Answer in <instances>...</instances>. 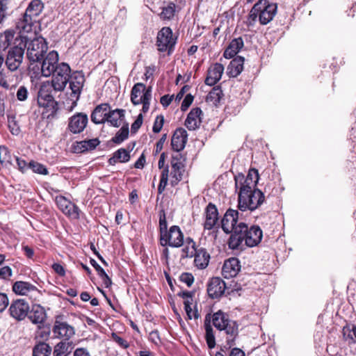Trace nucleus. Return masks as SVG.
<instances>
[{
	"instance_id": "nucleus-1",
	"label": "nucleus",
	"mask_w": 356,
	"mask_h": 356,
	"mask_svg": "<svg viewBox=\"0 0 356 356\" xmlns=\"http://www.w3.org/2000/svg\"><path fill=\"white\" fill-rule=\"evenodd\" d=\"M238 189V209L241 211H254L265 200L264 194L257 188H239Z\"/></svg>"
},
{
	"instance_id": "nucleus-2",
	"label": "nucleus",
	"mask_w": 356,
	"mask_h": 356,
	"mask_svg": "<svg viewBox=\"0 0 356 356\" xmlns=\"http://www.w3.org/2000/svg\"><path fill=\"white\" fill-rule=\"evenodd\" d=\"M22 40L25 42L24 48L26 47V56L31 64L41 61L48 49L45 39L37 37L31 40L26 36H22Z\"/></svg>"
},
{
	"instance_id": "nucleus-3",
	"label": "nucleus",
	"mask_w": 356,
	"mask_h": 356,
	"mask_svg": "<svg viewBox=\"0 0 356 356\" xmlns=\"http://www.w3.org/2000/svg\"><path fill=\"white\" fill-rule=\"evenodd\" d=\"M53 86L49 82L41 85L38 93V104L40 107L46 108L51 113L47 118L54 117L58 111V103L51 94Z\"/></svg>"
},
{
	"instance_id": "nucleus-4",
	"label": "nucleus",
	"mask_w": 356,
	"mask_h": 356,
	"mask_svg": "<svg viewBox=\"0 0 356 356\" xmlns=\"http://www.w3.org/2000/svg\"><path fill=\"white\" fill-rule=\"evenodd\" d=\"M70 88L71 94L70 100L71 104L68 106V102L65 103V109L69 112L72 111L77 105L80 95L85 82V77L83 74L79 72L73 73L70 77Z\"/></svg>"
},
{
	"instance_id": "nucleus-5",
	"label": "nucleus",
	"mask_w": 356,
	"mask_h": 356,
	"mask_svg": "<svg viewBox=\"0 0 356 356\" xmlns=\"http://www.w3.org/2000/svg\"><path fill=\"white\" fill-rule=\"evenodd\" d=\"M71 68L67 63H61L55 69L51 79V86L55 91H62L70 81Z\"/></svg>"
},
{
	"instance_id": "nucleus-6",
	"label": "nucleus",
	"mask_w": 356,
	"mask_h": 356,
	"mask_svg": "<svg viewBox=\"0 0 356 356\" xmlns=\"http://www.w3.org/2000/svg\"><path fill=\"white\" fill-rule=\"evenodd\" d=\"M176 44L172 31L170 27H163L157 34L156 45L160 52L168 51L170 54Z\"/></svg>"
},
{
	"instance_id": "nucleus-7",
	"label": "nucleus",
	"mask_w": 356,
	"mask_h": 356,
	"mask_svg": "<svg viewBox=\"0 0 356 356\" xmlns=\"http://www.w3.org/2000/svg\"><path fill=\"white\" fill-rule=\"evenodd\" d=\"M250 228L243 222H239L231 232L228 245L232 250H242L244 247L245 238Z\"/></svg>"
},
{
	"instance_id": "nucleus-8",
	"label": "nucleus",
	"mask_w": 356,
	"mask_h": 356,
	"mask_svg": "<svg viewBox=\"0 0 356 356\" xmlns=\"http://www.w3.org/2000/svg\"><path fill=\"white\" fill-rule=\"evenodd\" d=\"M40 67H38V70H40V74L44 77L50 76L55 71L58 63V54L56 51H51L45 56H44L41 61L38 62Z\"/></svg>"
},
{
	"instance_id": "nucleus-9",
	"label": "nucleus",
	"mask_w": 356,
	"mask_h": 356,
	"mask_svg": "<svg viewBox=\"0 0 356 356\" xmlns=\"http://www.w3.org/2000/svg\"><path fill=\"white\" fill-rule=\"evenodd\" d=\"M160 243L162 246L181 247L184 244V234L179 227L177 225L170 227L166 234L160 236Z\"/></svg>"
},
{
	"instance_id": "nucleus-10",
	"label": "nucleus",
	"mask_w": 356,
	"mask_h": 356,
	"mask_svg": "<svg viewBox=\"0 0 356 356\" xmlns=\"http://www.w3.org/2000/svg\"><path fill=\"white\" fill-rule=\"evenodd\" d=\"M185 157L181 153H175L172 155L170 164L172 167L170 184L175 186L182 179L184 172Z\"/></svg>"
},
{
	"instance_id": "nucleus-11",
	"label": "nucleus",
	"mask_w": 356,
	"mask_h": 356,
	"mask_svg": "<svg viewBox=\"0 0 356 356\" xmlns=\"http://www.w3.org/2000/svg\"><path fill=\"white\" fill-rule=\"evenodd\" d=\"M51 330L54 338L63 340H70L75 334L74 327L63 321L60 316L56 318Z\"/></svg>"
},
{
	"instance_id": "nucleus-12",
	"label": "nucleus",
	"mask_w": 356,
	"mask_h": 356,
	"mask_svg": "<svg viewBox=\"0 0 356 356\" xmlns=\"http://www.w3.org/2000/svg\"><path fill=\"white\" fill-rule=\"evenodd\" d=\"M259 179L258 170L254 168L249 170L245 177L242 173H238L234 177L236 188H245L248 189L254 188Z\"/></svg>"
},
{
	"instance_id": "nucleus-13",
	"label": "nucleus",
	"mask_w": 356,
	"mask_h": 356,
	"mask_svg": "<svg viewBox=\"0 0 356 356\" xmlns=\"http://www.w3.org/2000/svg\"><path fill=\"white\" fill-rule=\"evenodd\" d=\"M24 54V48L17 45L9 49L5 60L6 67L11 71H17L21 65Z\"/></svg>"
},
{
	"instance_id": "nucleus-14",
	"label": "nucleus",
	"mask_w": 356,
	"mask_h": 356,
	"mask_svg": "<svg viewBox=\"0 0 356 356\" xmlns=\"http://www.w3.org/2000/svg\"><path fill=\"white\" fill-rule=\"evenodd\" d=\"M55 202L58 209L69 218L77 220L80 217L79 208L65 197L58 195L55 197Z\"/></svg>"
},
{
	"instance_id": "nucleus-15",
	"label": "nucleus",
	"mask_w": 356,
	"mask_h": 356,
	"mask_svg": "<svg viewBox=\"0 0 356 356\" xmlns=\"http://www.w3.org/2000/svg\"><path fill=\"white\" fill-rule=\"evenodd\" d=\"M29 311V304L24 299L13 300L8 309L10 316L18 321L24 320L28 316Z\"/></svg>"
},
{
	"instance_id": "nucleus-16",
	"label": "nucleus",
	"mask_w": 356,
	"mask_h": 356,
	"mask_svg": "<svg viewBox=\"0 0 356 356\" xmlns=\"http://www.w3.org/2000/svg\"><path fill=\"white\" fill-rule=\"evenodd\" d=\"M88 122L87 114L76 113L69 118L67 129L72 134H80L85 129Z\"/></svg>"
},
{
	"instance_id": "nucleus-17",
	"label": "nucleus",
	"mask_w": 356,
	"mask_h": 356,
	"mask_svg": "<svg viewBox=\"0 0 356 356\" xmlns=\"http://www.w3.org/2000/svg\"><path fill=\"white\" fill-rule=\"evenodd\" d=\"M225 282L218 277L211 278L207 283V293L212 299L220 298L225 293Z\"/></svg>"
},
{
	"instance_id": "nucleus-18",
	"label": "nucleus",
	"mask_w": 356,
	"mask_h": 356,
	"mask_svg": "<svg viewBox=\"0 0 356 356\" xmlns=\"http://www.w3.org/2000/svg\"><path fill=\"white\" fill-rule=\"evenodd\" d=\"M239 213L237 210L229 209L221 220V228L226 234H230L238 225Z\"/></svg>"
},
{
	"instance_id": "nucleus-19",
	"label": "nucleus",
	"mask_w": 356,
	"mask_h": 356,
	"mask_svg": "<svg viewBox=\"0 0 356 356\" xmlns=\"http://www.w3.org/2000/svg\"><path fill=\"white\" fill-rule=\"evenodd\" d=\"M39 22L36 19L24 13L16 22V29L19 31L22 38L23 34L30 33L33 31L36 24Z\"/></svg>"
},
{
	"instance_id": "nucleus-20",
	"label": "nucleus",
	"mask_w": 356,
	"mask_h": 356,
	"mask_svg": "<svg viewBox=\"0 0 356 356\" xmlns=\"http://www.w3.org/2000/svg\"><path fill=\"white\" fill-rule=\"evenodd\" d=\"M241 268V262L238 258L231 257L225 261L222 268V274L226 279L236 277Z\"/></svg>"
},
{
	"instance_id": "nucleus-21",
	"label": "nucleus",
	"mask_w": 356,
	"mask_h": 356,
	"mask_svg": "<svg viewBox=\"0 0 356 356\" xmlns=\"http://www.w3.org/2000/svg\"><path fill=\"white\" fill-rule=\"evenodd\" d=\"M187 138L188 134L184 128H178L175 130L171 139V145L176 153H180L185 147Z\"/></svg>"
},
{
	"instance_id": "nucleus-22",
	"label": "nucleus",
	"mask_w": 356,
	"mask_h": 356,
	"mask_svg": "<svg viewBox=\"0 0 356 356\" xmlns=\"http://www.w3.org/2000/svg\"><path fill=\"white\" fill-rule=\"evenodd\" d=\"M265 4L261 6L259 10V22L261 24L266 25L274 17L277 11V5L269 3L268 0H264Z\"/></svg>"
},
{
	"instance_id": "nucleus-23",
	"label": "nucleus",
	"mask_w": 356,
	"mask_h": 356,
	"mask_svg": "<svg viewBox=\"0 0 356 356\" xmlns=\"http://www.w3.org/2000/svg\"><path fill=\"white\" fill-rule=\"evenodd\" d=\"M218 330H224L227 335V344L229 348L234 345V341L238 334V325L236 321L229 319L228 322L222 327H220Z\"/></svg>"
},
{
	"instance_id": "nucleus-24",
	"label": "nucleus",
	"mask_w": 356,
	"mask_h": 356,
	"mask_svg": "<svg viewBox=\"0 0 356 356\" xmlns=\"http://www.w3.org/2000/svg\"><path fill=\"white\" fill-rule=\"evenodd\" d=\"M109 108L110 106L106 103L97 106L91 113V121L96 124L106 122Z\"/></svg>"
},
{
	"instance_id": "nucleus-25",
	"label": "nucleus",
	"mask_w": 356,
	"mask_h": 356,
	"mask_svg": "<svg viewBox=\"0 0 356 356\" xmlns=\"http://www.w3.org/2000/svg\"><path fill=\"white\" fill-rule=\"evenodd\" d=\"M224 71V66L218 63L212 65L207 72V76L205 79V84L212 86H214L221 79Z\"/></svg>"
},
{
	"instance_id": "nucleus-26",
	"label": "nucleus",
	"mask_w": 356,
	"mask_h": 356,
	"mask_svg": "<svg viewBox=\"0 0 356 356\" xmlns=\"http://www.w3.org/2000/svg\"><path fill=\"white\" fill-rule=\"evenodd\" d=\"M218 220V212L215 204L209 203L205 210V221L204 227L206 229H211L214 227Z\"/></svg>"
},
{
	"instance_id": "nucleus-27",
	"label": "nucleus",
	"mask_w": 356,
	"mask_h": 356,
	"mask_svg": "<svg viewBox=\"0 0 356 356\" xmlns=\"http://www.w3.org/2000/svg\"><path fill=\"white\" fill-rule=\"evenodd\" d=\"M202 111L198 107L191 110L185 120V126L188 130H195L200 127L202 122Z\"/></svg>"
},
{
	"instance_id": "nucleus-28",
	"label": "nucleus",
	"mask_w": 356,
	"mask_h": 356,
	"mask_svg": "<svg viewBox=\"0 0 356 356\" xmlns=\"http://www.w3.org/2000/svg\"><path fill=\"white\" fill-rule=\"evenodd\" d=\"M262 236V231L259 226H251L248 232L244 246L254 247L257 245L261 241Z\"/></svg>"
},
{
	"instance_id": "nucleus-29",
	"label": "nucleus",
	"mask_w": 356,
	"mask_h": 356,
	"mask_svg": "<svg viewBox=\"0 0 356 356\" xmlns=\"http://www.w3.org/2000/svg\"><path fill=\"white\" fill-rule=\"evenodd\" d=\"M29 312V318L33 324H42L45 321L47 313L40 305H33Z\"/></svg>"
},
{
	"instance_id": "nucleus-30",
	"label": "nucleus",
	"mask_w": 356,
	"mask_h": 356,
	"mask_svg": "<svg viewBox=\"0 0 356 356\" xmlns=\"http://www.w3.org/2000/svg\"><path fill=\"white\" fill-rule=\"evenodd\" d=\"M244 58L236 56L229 64L227 68V74L229 77H236L243 70Z\"/></svg>"
},
{
	"instance_id": "nucleus-31",
	"label": "nucleus",
	"mask_w": 356,
	"mask_h": 356,
	"mask_svg": "<svg viewBox=\"0 0 356 356\" xmlns=\"http://www.w3.org/2000/svg\"><path fill=\"white\" fill-rule=\"evenodd\" d=\"M124 109L116 108L115 110H109L106 121L111 126L119 127L124 120Z\"/></svg>"
},
{
	"instance_id": "nucleus-32",
	"label": "nucleus",
	"mask_w": 356,
	"mask_h": 356,
	"mask_svg": "<svg viewBox=\"0 0 356 356\" xmlns=\"http://www.w3.org/2000/svg\"><path fill=\"white\" fill-rule=\"evenodd\" d=\"M195 265L200 269H204L207 267L210 255L204 248L197 249L195 255Z\"/></svg>"
},
{
	"instance_id": "nucleus-33",
	"label": "nucleus",
	"mask_w": 356,
	"mask_h": 356,
	"mask_svg": "<svg viewBox=\"0 0 356 356\" xmlns=\"http://www.w3.org/2000/svg\"><path fill=\"white\" fill-rule=\"evenodd\" d=\"M204 328H205V339L209 349H212L216 346V339L213 333V328L211 325V314H208L204 319Z\"/></svg>"
},
{
	"instance_id": "nucleus-34",
	"label": "nucleus",
	"mask_w": 356,
	"mask_h": 356,
	"mask_svg": "<svg viewBox=\"0 0 356 356\" xmlns=\"http://www.w3.org/2000/svg\"><path fill=\"white\" fill-rule=\"evenodd\" d=\"M73 347L72 341L63 339L55 346L54 356H67L72 352Z\"/></svg>"
},
{
	"instance_id": "nucleus-35",
	"label": "nucleus",
	"mask_w": 356,
	"mask_h": 356,
	"mask_svg": "<svg viewBox=\"0 0 356 356\" xmlns=\"http://www.w3.org/2000/svg\"><path fill=\"white\" fill-rule=\"evenodd\" d=\"M44 8V3L41 0H32L28 5L24 13L40 21L39 16Z\"/></svg>"
},
{
	"instance_id": "nucleus-36",
	"label": "nucleus",
	"mask_w": 356,
	"mask_h": 356,
	"mask_svg": "<svg viewBox=\"0 0 356 356\" xmlns=\"http://www.w3.org/2000/svg\"><path fill=\"white\" fill-rule=\"evenodd\" d=\"M243 47V41L241 38L232 40L224 51V57L226 58H232L234 57Z\"/></svg>"
},
{
	"instance_id": "nucleus-37",
	"label": "nucleus",
	"mask_w": 356,
	"mask_h": 356,
	"mask_svg": "<svg viewBox=\"0 0 356 356\" xmlns=\"http://www.w3.org/2000/svg\"><path fill=\"white\" fill-rule=\"evenodd\" d=\"M147 88L142 83H136L131 91V102L134 105H139L143 102V95Z\"/></svg>"
},
{
	"instance_id": "nucleus-38",
	"label": "nucleus",
	"mask_w": 356,
	"mask_h": 356,
	"mask_svg": "<svg viewBox=\"0 0 356 356\" xmlns=\"http://www.w3.org/2000/svg\"><path fill=\"white\" fill-rule=\"evenodd\" d=\"M36 290L37 288L35 286L27 282L17 281L13 285V291L16 294L21 296L27 295L29 292Z\"/></svg>"
},
{
	"instance_id": "nucleus-39",
	"label": "nucleus",
	"mask_w": 356,
	"mask_h": 356,
	"mask_svg": "<svg viewBox=\"0 0 356 356\" xmlns=\"http://www.w3.org/2000/svg\"><path fill=\"white\" fill-rule=\"evenodd\" d=\"M129 159V152L124 148H120L115 151L113 156L108 159V163L113 165L117 163L128 162Z\"/></svg>"
},
{
	"instance_id": "nucleus-40",
	"label": "nucleus",
	"mask_w": 356,
	"mask_h": 356,
	"mask_svg": "<svg viewBox=\"0 0 356 356\" xmlns=\"http://www.w3.org/2000/svg\"><path fill=\"white\" fill-rule=\"evenodd\" d=\"M229 320V315L221 310H218L213 315H211V322L212 321L213 326L217 330L222 327Z\"/></svg>"
},
{
	"instance_id": "nucleus-41",
	"label": "nucleus",
	"mask_w": 356,
	"mask_h": 356,
	"mask_svg": "<svg viewBox=\"0 0 356 356\" xmlns=\"http://www.w3.org/2000/svg\"><path fill=\"white\" fill-rule=\"evenodd\" d=\"M16 71H11L7 68H4L0 72V86L3 88L8 89L10 87V83L14 80L13 72Z\"/></svg>"
},
{
	"instance_id": "nucleus-42",
	"label": "nucleus",
	"mask_w": 356,
	"mask_h": 356,
	"mask_svg": "<svg viewBox=\"0 0 356 356\" xmlns=\"http://www.w3.org/2000/svg\"><path fill=\"white\" fill-rule=\"evenodd\" d=\"M51 352V346L45 342L37 343L33 349V356H49Z\"/></svg>"
},
{
	"instance_id": "nucleus-43",
	"label": "nucleus",
	"mask_w": 356,
	"mask_h": 356,
	"mask_svg": "<svg viewBox=\"0 0 356 356\" xmlns=\"http://www.w3.org/2000/svg\"><path fill=\"white\" fill-rule=\"evenodd\" d=\"M264 4H265V1L259 0L253 6L248 17V23L249 25H253L257 17H259V10H261V6Z\"/></svg>"
},
{
	"instance_id": "nucleus-44",
	"label": "nucleus",
	"mask_w": 356,
	"mask_h": 356,
	"mask_svg": "<svg viewBox=\"0 0 356 356\" xmlns=\"http://www.w3.org/2000/svg\"><path fill=\"white\" fill-rule=\"evenodd\" d=\"M99 144L98 138L84 140L78 143V148L80 152H86L94 149Z\"/></svg>"
},
{
	"instance_id": "nucleus-45",
	"label": "nucleus",
	"mask_w": 356,
	"mask_h": 356,
	"mask_svg": "<svg viewBox=\"0 0 356 356\" xmlns=\"http://www.w3.org/2000/svg\"><path fill=\"white\" fill-rule=\"evenodd\" d=\"M222 96V91L219 86L214 87L207 95V102L212 103L216 105L220 102V100Z\"/></svg>"
},
{
	"instance_id": "nucleus-46",
	"label": "nucleus",
	"mask_w": 356,
	"mask_h": 356,
	"mask_svg": "<svg viewBox=\"0 0 356 356\" xmlns=\"http://www.w3.org/2000/svg\"><path fill=\"white\" fill-rule=\"evenodd\" d=\"M129 136V124H124L112 138V141L116 144H120Z\"/></svg>"
},
{
	"instance_id": "nucleus-47",
	"label": "nucleus",
	"mask_w": 356,
	"mask_h": 356,
	"mask_svg": "<svg viewBox=\"0 0 356 356\" xmlns=\"http://www.w3.org/2000/svg\"><path fill=\"white\" fill-rule=\"evenodd\" d=\"M15 36V32L13 30H6L0 35V47L6 49L12 42Z\"/></svg>"
},
{
	"instance_id": "nucleus-48",
	"label": "nucleus",
	"mask_w": 356,
	"mask_h": 356,
	"mask_svg": "<svg viewBox=\"0 0 356 356\" xmlns=\"http://www.w3.org/2000/svg\"><path fill=\"white\" fill-rule=\"evenodd\" d=\"M176 6L174 3L170 2L166 6L163 7L160 17L163 19H171L175 13Z\"/></svg>"
},
{
	"instance_id": "nucleus-49",
	"label": "nucleus",
	"mask_w": 356,
	"mask_h": 356,
	"mask_svg": "<svg viewBox=\"0 0 356 356\" xmlns=\"http://www.w3.org/2000/svg\"><path fill=\"white\" fill-rule=\"evenodd\" d=\"M29 167L35 173L43 175H47L49 174V171L46 166L38 162L31 161L29 163Z\"/></svg>"
},
{
	"instance_id": "nucleus-50",
	"label": "nucleus",
	"mask_w": 356,
	"mask_h": 356,
	"mask_svg": "<svg viewBox=\"0 0 356 356\" xmlns=\"http://www.w3.org/2000/svg\"><path fill=\"white\" fill-rule=\"evenodd\" d=\"M8 123L10 131L13 135L17 136L21 130L18 122L15 115H8Z\"/></svg>"
},
{
	"instance_id": "nucleus-51",
	"label": "nucleus",
	"mask_w": 356,
	"mask_h": 356,
	"mask_svg": "<svg viewBox=\"0 0 356 356\" xmlns=\"http://www.w3.org/2000/svg\"><path fill=\"white\" fill-rule=\"evenodd\" d=\"M152 99V88L149 87L143 94L142 112L146 113L149 109L150 100Z\"/></svg>"
},
{
	"instance_id": "nucleus-52",
	"label": "nucleus",
	"mask_w": 356,
	"mask_h": 356,
	"mask_svg": "<svg viewBox=\"0 0 356 356\" xmlns=\"http://www.w3.org/2000/svg\"><path fill=\"white\" fill-rule=\"evenodd\" d=\"M50 329L49 328H42L40 326H38V329L35 332V339L40 342H44L47 341L50 335Z\"/></svg>"
},
{
	"instance_id": "nucleus-53",
	"label": "nucleus",
	"mask_w": 356,
	"mask_h": 356,
	"mask_svg": "<svg viewBox=\"0 0 356 356\" xmlns=\"http://www.w3.org/2000/svg\"><path fill=\"white\" fill-rule=\"evenodd\" d=\"M10 0H0V24L8 16Z\"/></svg>"
},
{
	"instance_id": "nucleus-54",
	"label": "nucleus",
	"mask_w": 356,
	"mask_h": 356,
	"mask_svg": "<svg viewBox=\"0 0 356 356\" xmlns=\"http://www.w3.org/2000/svg\"><path fill=\"white\" fill-rule=\"evenodd\" d=\"M0 162L1 163H11L12 156L7 147H2L0 149Z\"/></svg>"
},
{
	"instance_id": "nucleus-55",
	"label": "nucleus",
	"mask_w": 356,
	"mask_h": 356,
	"mask_svg": "<svg viewBox=\"0 0 356 356\" xmlns=\"http://www.w3.org/2000/svg\"><path fill=\"white\" fill-rule=\"evenodd\" d=\"M179 280L190 287L194 282V277L191 273H182L179 276Z\"/></svg>"
},
{
	"instance_id": "nucleus-56",
	"label": "nucleus",
	"mask_w": 356,
	"mask_h": 356,
	"mask_svg": "<svg viewBox=\"0 0 356 356\" xmlns=\"http://www.w3.org/2000/svg\"><path fill=\"white\" fill-rule=\"evenodd\" d=\"M351 332H353V335L356 338V325L353 326L352 330H350L348 327H344L343 329V335L345 340H350V343L355 342V340L353 337V335L351 334Z\"/></svg>"
},
{
	"instance_id": "nucleus-57",
	"label": "nucleus",
	"mask_w": 356,
	"mask_h": 356,
	"mask_svg": "<svg viewBox=\"0 0 356 356\" xmlns=\"http://www.w3.org/2000/svg\"><path fill=\"white\" fill-rule=\"evenodd\" d=\"M164 123V118L163 115L156 116L155 121L154 122V125L152 127V131L154 133H159L161 130L163 125Z\"/></svg>"
},
{
	"instance_id": "nucleus-58",
	"label": "nucleus",
	"mask_w": 356,
	"mask_h": 356,
	"mask_svg": "<svg viewBox=\"0 0 356 356\" xmlns=\"http://www.w3.org/2000/svg\"><path fill=\"white\" fill-rule=\"evenodd\" d=\"M159 231L160 236H163V235H164V234H166L168 232V225L164 213L163 215H160L159 217Z\"/></svg>"
},
{
	"instance_id": "nucleus-59",
	"label": "nucleus",
	"mask_w": 356,
	"mask_h": 356,
	"mask_svg": "<svg viewBox=\"0 0 356 356\" xmlns=\"http://www.w3.org/2000/svg\"><path fill=\"white\" fill-rule=\"evenodd\" d=\"M197 249L195 248H193V246H188L186 245L182 250V254L181 257L182 258H186V257H192L195 255L196 251Z\"/></svg>"
},
{
	"instance_id": "nucleus-60",
	"label": "nucleus",
	"mask_w": 356,
	"mask_h": 356,
	"mask_svg": "<svg viewBox=\"0 0 356 356\" xmlns=\"http://www.w3.org/2000/svg\"><path fill=\"white\" fill-rule=\"evenodd\" d=\"M143 116L142 113H140L134 123L131 124V131L132 133H136L139 128L141 127L143 124Z\"/></svg>"
},
{
	"instance_id": "nucleus-61",
	"label": "nucleus",
	"mask_w": 356,
	"mask_h": 356,
	"mask_svg": "<svg viewBox=\"0 0 356 356\" xmlns=\"http://www.w3.org/2000/svg\"><path fill=\"white\" fill-rule=\"evenodd\" d=\"M111 337L113 340L122 348H127L129 347V343L119 335H118L116 333H112Z\"/></svg>"
},
{
	"instance_id": "nucleus-62",
	"label": "nucleus",
	"mask_w": 356,
	"mask_h": 356,
	"mask_svg": "<svg viewBox=\"0 0 356 356\" xmlns=\"http://www.w3.org/2000/svg\"><path fill=\"white\" fill-rule=\"evenodd\" d=\"M193 101V96L191 94H188L185 96L181 105V109L183 111H186L188 107L191 105Z\"/></svg>"
},
{
	"instance_id": "nucleus-63",
	"label": "nucleus",
	"mask_w": 356,
	"mask_h": 356,
	"mask_svg": "<svg viewBox=\"0 0 356 356\" xmlns=\"http://www.w3.org/2000/svg\"><path fill=\"white\" fill-rule=\"evenodd\" d=\"M9 303L8 298L4 293H0V312L6 309Z\"/></svg>"
},
{
	"instance_id": "nucleus-64",
	"label": "nucleus",
	"mask_w": 356,
	"mask_h": 356,
	"mask_svg": "<svg viewBox=\"0 0 356 356\" xmlns=\"http://www.w3.org/2000/svg\"><path fill=\"white\" fill-rule=\"evenodd\" d=\"M28 91L26 87L20 86L17 92V98L19 101H24L26 99Z\"/></svg>"
}]
</instances>
